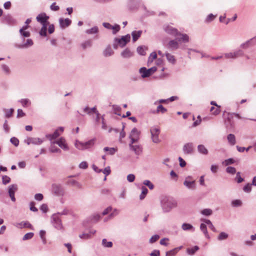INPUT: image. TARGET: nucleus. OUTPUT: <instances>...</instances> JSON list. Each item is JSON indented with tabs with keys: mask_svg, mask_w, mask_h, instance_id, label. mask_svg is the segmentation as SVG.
<instances>
[{
	"mask_svg": "<svg viewBox=\"0 0 256 256\" xmlns=\"http://www.w3.org/2000/svg\"><path fill=\"white\" fill-rule=\"evenodd\" d=\"M160 204L164 212H168L177 206L176 200L172 197L164 196L160 200Z\"/></svg>",
	"mask_w": 256,
	"mask_h": 256,
	"instance_id": "1",
	"label": "nucleus"
},
{
	"mask_svg": "<svg viewBox=\"0 0 256 256\" xmlns=\"http://www.w3.org/2000/svg\"><path fill=\"white\" fill-rule=\"evenodd\" d=\"M96 141V138H92L86 142H82L78 140H76L74 146L76 148L79 150H89L94 146Z\"/></svg>",
	"mask_w": 256,
	"mask_h": 256,
	"instance_id": "2",
	"label": "nucleus"
},
{
	"mask_svg": "<svg viewBox=\"0 0 256 256\" xmlns=\"http://www.w3.org/2000/svg\"><path fill=\"white\" fill-rule=\"evenodd\" d=\"M157 70L156 66H152L148 69L146 67H142L139 69V73L141 74L142 78H146L150 76Z\"/></svg>",
	"mask_w": 256,
	"mask_h": 256,
	"instance_id": "3",
	"label": "nucleus"
},
{
	"mask_svg": "<svg viewBox=\"0 0 256 256\" xmlns=\"http://www.w3.org/2000/svg\"><path fill=\"white\" fill-rule=\"evenodd\" d=\"M183 184L189 190H194L196 188V180L190 176H188L185 178Z\"/></svg>",
	"mask_w": 256,
	"mask_h": 256,
	"instance_id": "4",
	"label": "nucleus"
},
{
	"mask_svg": "<svg viewBox=\"0 0 256 256\" xmlns=\"http://www.w3.org/2000/svg\"><path fill=\"white\" fill-rule=\"evenodd\" d=\"M160 132V128L158 126H154L150 128L151 138L153 142L158 144L160 142L159 138Z\"/></svg>",
	"mask_w": 256,
	"mask_h": 256,
	"instance_id": "5",
	"label": "nucleus"
},
{
	"mask_svg": "<svg viewBox=\"0 0 256 256\" xmlns=\"http://www.w3.org/2000/svg\"><path fill=\"white\" fill-rule=\"evenodd\" d=\"M51 222L52 226L58 230H63L62 220L58 214H53L51 216Z\"/></svg>",
	"mask_w": 256,
	"mask_h": 256,
	"instance_id": "6",
	"label": "nucleus"
},
{
	"mask_svg": "<svg viewBox=\"0 0 256 256\" xmlns=\"http://www.w3.org/2000/svg\"><path fill=\"white\" fill-rule=\"evenodd\" d=\"M52 192L54 195L61 196L64 194V190L62 186L59 184H54L52 186Z\"/></svg>",
	"mask_w": 256,
	"mask_h": 256,
	"instance_id": "7",
	"label": "nucleus"
},
{
	"mask_svg": "<svg viewBox=\"0 0 256 256\" xmlns=\"http://www.w3.org/2000/svg\"><path fill=\"white\" fill-rule=\"evenodd\" d=\"M224 56L226 58L236 59L238 57L243 56L244 52L242 50L238 49L233 52L225 53Z\"/></svg>",
	"mask_w": 256,
	"mask_h": 256,
	"instance_id": "8",
	"label": "nucleus"
},
{
	"mask_svg": "<svg viewBox=\"0 0 256 256\" xmlns=\"http://www.w3.org/2000/svg\"><path fill=\"white\" fill-rule=\"evenodd\" d=\"M224 123L228 130L234 128L235 124L230 112L228 113L227 117L224 120Z\"/></svg>",
	"mask_w": 256,
	"mask_h": 256,
	"instance_id": "9",
	"label": "nucleus"
},
{
	"mask_svg": "<svg viewBox=\"0 0 256 256\" xmlns=\"http://www.w3.org/2000/svg\"><path fill=\"white\" fill-rule=\"evenodd\" d=\"M140 132V131H139L136 128H134L132 129L129 136V138L130 140V142L134 143L139 140Z\"/></svg>",
	"mask_w": 256,
	"mask_h": 256,
	"instance_id": "10",
	"label": "nucleus"
},
{
	"mask_svg": "<svg viewBox=\"0 0 256 256\" xmlns=\"http://www.w3.org/2000/svg\"><path fill=\"white\" fill-rule=\"evenodd\" d=\"M49 18V16H47L45 12H42L36 16V20L42 25H48L49 24L48 21Z\"/></svg>",
	"mask_w": 256,
	"mask_h": 256,
	"instance_id": "11",
	"label": "nucleus"
},
{
	"mask_svg": "<svg viewBox=\"0 0 256 256\" xmlns=\"http://www.w3.org/2000/svg\"><path fill=\"white\" fill-rule=\"evenodd\" d=\"M130 36L129 34L122 36L120 38H115V41L118 42L120 48H124L126 46L127 43L130 42Z\"/></svg>",
	"mask_w": 256,
	"mask_h": 256,
	"instance_id": "12",
	"label": "nucleus"
},
{
	"mask_svg": "<svg viewBox=\"0 0 256 256\" xmlns=\"http://www.w3.org/2000/svg\"><path fill=\"white\" fill-rule=\"evenodd\" d=\"M18 188L16 184H13L8 186V193L12 201L15 202L16 198L14 196L15 192L18 190Z\"/></svg>",
	"mask_w": 256,
	"mask_h": 256,
	"instance_id": "13",
	"label": "nucleus"
},
{
	"mask_svg": "<svg viewBox=\"0 0 256 256\" xmlns=\"http://www.w3.org/2000/svg\"><path fill=\"white\" fill-rule=\"evenodd\" d=\"M29 26H23L19 30L22 42L25 40V38H28L30 36V32L29 31H26Z\"/></svg>",
	"mask_w": 256,
	"mask_h": 256,
	"instance_id": "14",
	"label": "nucleus"
},
{
	"mask_svg": "<svg viewBox=\"0 0 256 256\" xmlns=\"http://www.w3.org/2000/svg\"><path fill=\"white\" fill-rule=\"evenodd\" d=\"M164 30L168 34L174 36H176L178 32L176 28L170 25H164Z\"/></svg>",
	"mask_w": 256,
	"mask_h": 256,
	"instance_id": "15",
	"label": "nucleus"
},
{
	"mask_svg": "<svg viewBox=\"0 0 256 256\" xmlns=\"http://www.w3.org/2000/svg\"><path fill=\"white\" fill-rule=\"evenodd\" d=\"M102 26L107 29L112 30L114 34H116L120 30V26L118 24L112 26L108 22H103Z\"/></svg>",
	"mask_w": 256,
	"mask_h": 256,
	"instance_id": "16",
	"label": "nucleus"
},
{
	"mask_svg": "<svg viewBox=\"0 0 256 256\" xmlns=\"http://www.w3.org/2000/svg\"><path fill=\"white\" fill-rule=\"evenodd\" d=\"M52 144H57L60 148L64 150H68V147L66 143V140L62 137H61L56 141L52 142Z\"/></svg>",
	"mask_w": 256,
	"mask_h": 256,
	"instance_id": "17",
	"label": "nucleus"
},
{
	"mask_svg": "<svg viewBox=\"0 0 256 256\" xmlns=\"http://www.w3.org/2000/svg\"><path fill=\"white\" fill-rule=\"evenodd\" d=\"M60 26L61 28L64 29L68 27L72 24V20L68 18H60L58 20Z\"/></svg>",
	"mask_w": 256,
	"mask_h": 256,
	"instance_id": "18",
	"label": "nucleus"
},
{
	"mask_svg": "<svg viewBox=\"0 0 256 256\" xmlns=\"http://www.w3.org/2000/svg\"><path fill=\"white\" fill-rule=\"evenodd\" d=\"M134 143L130 142L129 144V147L130 150L134 152L136 155L141 154L142 151V148L140 145H134Z\"/></svg>",
	"mask_w": 256,
	"mask_h": 256,
	"instance_id": "19",
	"label": "nucleus"
},
{
	"mask_svg": "<svg viewBox=\"0 0 256 256\" xmlns=\"http://www.w3.org/2000/svg\"><path fill=\"white\" fill-rule=\"evenodd\" d=\"M120 56L124 58L128 59L134 56V52L126 48L121 52Z\"/></svg>",
	"mask_w": 256,
	"mask_h": 256,
	"instance_id": "20",
	"label": "nucleus"
},
{
	"mask_svg": "<svg viewBox=\"0 0 256 256\" xmlns=\"http://www.w3.org/2000/svg\"><path fill=\"white\" fill-rule=\"evenodd\" d=\"M185 154H191L194 150V144L192 142H188L182 148Z\"/></svg>",
	"mask_w": 256,
	"mask_h": 256,
	"instance_id": "21",
	"label": "nucleus"
},
{
	"mask_svg": "<svg viewBox=\"0 0 256 256\" xmlns=\"http://www.w3.org/2000/svg\"><path fill=\"white\" fill-rule=\"evenodd\" d=\"M22 44H18L16 45V47L18 48H28L31 46H32L34 44L33 41L30 38H28L26 40V42H22Z\"/></svg>",
	"mask_w": 256,
	"mask_h": 256,
	"instance_id": "22",
	"label": "nucleus"
},
{
	"mask_svg": "<svg viewBox=\"0 0 256 256\" xmlns=\"http://www.w3.org/2000/svg\"><path fill=\"white\" fill-rule=\"evenodd\" d=\"M14 226L18 228H30L32 229V225L28 221H23L14 224Z\"/></svg>",
	"mask_w": 256,
	"mask_h": 256,
	"instance_id": "23",
	"label": "nucleus"
},
{
	"mask_svg": "<svg viewBox=\"0 0 256 256\" xmlns=\"http://www.w3.org/2000/svg\"><path fill=\"white\" fill-rule=\"evenodd\" d=\"M93 42L92 40L88 39L82 42L80 44V46L82 50H86L92 46Z\"/></svg>",
	"mask_w": 256,
	"mask_h": 256,
	"instance_id": "24",
	"label": "nucleus"
},
{
	"mask_svg": "<svg viewBox=\"0 0 256 256\" xmlns=\"http://www.w3.org/2000/svg\"><path fill=\"white\" fill-rule=\"evenodd\" d=\"M168 48L172 50H177L179 44L176 39L170 40L168 44Z\"/></svg>",
	"mask_w": 256,
	"mask_h": 256,
	"instance_id": "25",
	"label": "nucleus"
},
{
	"mask_svg": "<svg viewBox=\"0 0 256 256\" xmlns=\"http://www.w3.org/2000/svg\"><path fill=\"white\" fill-rule=\"evenodd\" d=\"M176 36L178 37L176 39L178 42H189V37L186 34H181L178 32Z\"/></svg>",
	"mask_w": 256,
	"mask_h": 256,
	"instance_id": "26",
	"label": "nucleus"
},
{
	"mask_svg": "<svg viewBox=\"0 0 256 256\" xmlns=\"http://www.w3.org/2000/svg\"><path fill=\"white\" fill-rule=\"evenodd\" d=\"M60 135V134L58 132V130H56L52 134H46V138L48 139L52 142L53 140L56 139Z\"/></svg>",
	"mask_w": 256,
	"mask_h": 256,
	"instance_id": "27",
	"label": "nucleus"
},
{
	"mask_svg": "<svg viewBox=\"0 0 256 256\" xmlns=\"http://www.w3.org/2000/svg\"><path fill=\"white\" fill-rule=\"evenodd\" d=\"M114 52L112 48L110 46H108L106 47L103 52V55L105 57H109L113 55Z\"/></svg>",
	"mask_w": 256,
	"mask_h": 256,
	"instance_id": "28",
	"label": "nucleus"
},
{
	"mask_svg": "<svg viewBox=\"0 0 256 256\" xmlns=\"http://www.w3.org/2000/svg\"><path fill=\"white\" fill-rule=\"evenodd\" d=\"M198 152L204 155H207L208 153V149L204 144H199L198 146Z\"/></svg>",
	"mask_w": 256,
	"mask_h": 256,
	"instance_id": "29",
	"label": "nucleus"
},
{
	"mask_svg": "<svg viewBox=\"0 0 256 256\" xmlns=\"http://www.w3.org/2000/svg\"><path fill=\"white\" fill-rule=\"evenodd\" d=\"M165 56H166V60L170 63L172 64L173 65L176 64V59L175 58V57L174 55L170 53L166 52L165 54Z\"/></svg>",
	"mask_w": 256,
	"mask_h": 256,
	"instance_id": "30",
	"label": "nucleus"
},
{
	"mask_svg": "<svg viewBox=\"0 0 256 256\" xmlns=\"http://www.w3.org/2000/svg\"><path fill=\"white\" fill-rule=\"evenodd\" d=\"M18 102L24 108H28L32 104L31 101L28 98H22L18 100Z\"/></svg>",
	"mask_w": 256,
	"mask_h": 256,
	"instance_id": "31",
	"label": "nucleus"
},
{
	"mask_svg": "<svg viewBox=\"0 0 256 256\" xmlns=\"http://www.w3.org/2000/svg\"><path fill=\"white\" fill-rule=\"evenodd\" d=\"M227 140L231 146H234L236 143V137L234 134H230L227 136Z\"/></svg>",
	"mask_w": 256,
	"mask_h": 256,
	"instance_id": "32",
	"label": "nucleus"
},
{
	"mask_svg": "<svg viewBox=\"0 0 256 256\" xmlns=\"http://www.w3.org/2000/svg\"><path fill=\"white\" fill-rule=\"evenodd\" d=\"M147 48L144 46H138L136 48L137 52L140 56H145L146 54V50Z\"/></svg>",
	"mask_w": 256,
	"mask_h": 256,
	"instance_id": "33",
	"label": "nucleus"
},
{
	"mask_svg": "<svg viewBox=\"0 0 256 256\" xmlns=\"http://www.w3.org/2000/svg\"><path fill=\"white\" fill-rule=\"evenodd\" d=\"M142 34V30L133 31L132 32V40L134 42L136 41L138 38Z\"/></svg>",
	"mask_w": 256,
	"mask_h": 256,
	"instance_id": "34",
	"label": "nucleus"
},
{
	"mask_svg": "<svg viewBox=\"0 0 256 256\" xmlns=\"http://www.w3.org/2000/svg\"><path fill=\"white\" fill-rule=\"evenodd\" d=\"M182 229L184 230H192V232L194 231V226L188 223H184L182 226Z\"/></svg>",
	"mask_w": 256,
	"mask_h": 256,
	"instance_id": "35",
	"label": "nucleus"
},
{
	"mask_svg": "<svg viewBox=\"0 0 256 256\" xmlns=\"http://www.w3.org/2000/svg\"><path fill=\"white\" fill-rule=\"evenodd\" d=\"M200 229L201 231L203 232V234H204L206 238H209L210 236H209V235H208V232L207 230V228H206V223H204V224L202 223L200 224Z\"/></svg>",
	"mask_w": 256,
	"mask_h": 256,
	"instance_id": "36",
	"label": "nucleus"
},
{
	"mask_svg": "<svg viewBox=\"0 0 256 256\" xmlns=\"http://www.w3.org/2000/svg\"><path fill=\"white\" fill-rule=\"evenodd\" d=\"M199 250V247L197 246H195L192 248H188L186 249V253L190 256H193L194 254L196 252Z\"/></svg>",
	"mask_w": 256,
	"mask_h": 256,
	"instance_id": "37",
	"label": "nucleus"
},
{
	"mask_svg": "<svg viewBox=\"0 0 256 256\" xmlns=\"http://www.w3.org/2000/svg\"><path fill=\"white\" fill-rule=\"evenodd\" d=\"M67 184L72 186H76L78 188H82V184L74 180H68L66 182Z\"/></svg>",
	"mask_w": 256,
	"mask_h": 256,
	"instance_id": "38",
	"label": "nucleus"
},
{
	"mask_svg": "<svg viewBox=\"0 0 256 256\" xmlns=\"http://www.w3.org/2000/svg\"><path fill=\"white\" fill-rule=\"evenodd\" d=\"M98 32V28L97 26H94L90 29H88L85 32L88 34H96Z\"/></svg>",
	"mask_w": 256,
	"mask_h": 256,
	"instance_id": "39",
	"label": "nucleus"
},
{
	"mask_svg": "<svg viewBox=\"0 0 256 256\" xmlns=\"http://www.w3.org/2000/svg\"><path fill=\"white\" fill-rule=\"evenodd\" d=\"M2 22L8 24H11L14 22V20L10 15L4 16L2 20Z\"/></svg>",
	"mask_w": 256,
	"mask_h": 256,
	"instance_id": "40",
	"label": "nucleus"
},
{
	"mask_svg": "<svg viewBox=\"0 0 256 256\" xmlns=\"http://www.w3.org/2000/svg\"><path fill=\"white\" fill-rule=\"evenodd\" d=\"M1 68L2 72L6 75H10V74L11 70L10 68V67L8 65L6 64H2L1 66Z\"/></svg>",
	"mask_w": 256,
	"mask_h": 256,
	"instance_id": "41",
	"label": "nucleus"
},
{
	"mask_svg": "<svg viewBox=\"0 0 256 256\" xmlns=\"http://www.w3.org/2000/svg\"><path fill=\"white\" fill-rule=\"evenodd\" d=\"M44 138H32V144L34 145H40L44 142Z\"/></svg>",
	"mask_w": 256,
	"mask_h": 256,
	"instance_id": "42",
	"label": "nucleus"
},
{
	"mask_svg": "<svg viewBox=\"0 0 256 256\" xmlns=\"http://www.w3.org/2000/svg\"><path fill=\"white\" fill-rule=\"evenodd\" d=\"M141 189H142V192L140 196V200H142L144 198L146 195L147 194L148 192V190L144 186H142L141 188Z\"/></svg>",
	"mask_w": 256,
	"mask_h": 256,
	"instance_id": "43",
	"label": "nucleus"
},
{
	"mask_svg": "<svg viewBox=\"0 0 256 256\" xmlns=\"http://www.w3.org/2000/svg\"><path fill=\"white\" fill-rule=\"evenodd\" d=\"M48 25H42V26L39 32V34L42 36H47V27Z\"/></svg>",
	"mask_w": 256,
	"mask_h": 256,
	"instance_id": "44",
	"label": "nucleus"
},
{
	"mask_svg": "<svg viewBox=\"0 0 256 256\" xmlns=\"http://www.w3.org/2000/svg\"><path fill=\"white\" fill-rule=\"evenodd\" d=\"M201 221L204 222L206 224H208V226L210 228V230H212L213 232L216 231V230L214 226L213 225V224H212V222H211V221L210 220H206V219H202Z\"/></svg>",
	"mask_w": 256,
	"mask_h": 256,
	"instance_id": "45",
	"label": "nucleus"
},
{
	"mask_svg": "<svg viewBox=\"0 0 256 256\" xmlns=\"http://www.w3.org/2000/svg\"><path fill=\"white\" fill-rule=\"evenodd\" d=\"M252 46V44L249 40L246 41L245 42L241 44L240 48L242 49L246 50Z\"/></svg>",
	"mask_w": 256,
	"mask_h": 256,
	"instance_id": "46",
	"label": "nucleus"
},
{
	"mask_svg": "<svg viewBox=\"0 0 256 256\" xmlns=\"http://www.w3.org/2000/svg\"><path fill=\"white\" fill-rule=\"evenodd\" d=\"M231 204L232 207H240L242 206V202L240 200H234L232 201Z\"/></svg>",
	"mask_w": 256,
	"mask_h": 256,
	"instance_id": "47",
	"label": "nucleus"
},
{
	"mask_svg": "<svg viewBox=\"0 0 256 256\" xmlns=\"http://www.w3.org/2000/svg\"><path fill=\"white\" fill-rule=\"evenodd\" d=\"M220 106H218L216 108H215L214 106H212L210 109V112H212V114L216 116L218 114L220 113Z\"/></svg>",
	"mask_w": 256,
	"mask_h": 256,
	"instance_id": "48",
	"label": "nucleus"
},
{
	"mask_svg": "<svg viewBox=\"0 0 256 256\" xmlns=\"http://www.w3.org/2000/svg\"><path fill=\"white\" fill-rule=\"evenodd\" d=\"M156 56H157V55H156V52H152L150 54V55L148 57V64H151L153 62V60L156 58Z\"/></svg>",
	"mask_w": 256,
	"mask_h": 256,
	"instance_id": "49",
	"label": "nucleus"
},
{
	"mask_svg": "<svg viewBox=\"0 0 256 256\" xmlns=\"http://www.w3.org/2000/svg\"><path fill=\"white\" fill-rule=\"evenodd\" d=\"M4 111L5 113V116L6 118H9L12 116L14 112V110L13 108H10V109H4Z\"/></svg>",
	"mask_w": 256,
	"mask_h": 256,
	"instance_id": "50",
	"label": "nucleus"
},
{
	"mask_svg": "<svg viewBox=\"0 0 256 256\" xmlns=\"http://www.w3.org/2000/svg\"><path fill=\"white\" fill-rule=\"evenodd\" d=\"M102 245L105 248H112V242H108L106 239L104 238L102 240Z\"/></svg>",
	"mask_w": 256,
	"mask_h": 256,
	"instance_id": "51",
	"label": "nucleus"
},
{
	"mask_svg": "<svg viewBox=\"0 0 256 256\" xmlns=\"http://www.w3.org/2000/svg\"><path fill=\"white\" fill-rule=\"evenodd\" d=\"M201 214L205 216H210L212 214V210L210 208H205L200 212Z\"/></svg>",
	"mask_w": 256,
	"mask_h": 256,
	"instance_id": "52",
	"label": "nucleus"
},
{
	"mask_svg": "<svg viewBox=\"0 0 256 256\" xmlns=\"http://www.w3.org/2000/svg\"><path fill=\"white\" fill-rule=\"evenodd\" d=\"M104 150L105 152H108V154H110V155H113L116 152V149L114 148L105 147L104 148Z\"/></svg>",
	"mask_w": 256,
	"mask_h": 256,
	"instance_id": "53",
	"label": "nucleus"
},
{
	"mask_svg": "<svg viewBox=\"0 0 256 256\" xmlns=\"http://www.w3.org/2000/svg\"><path fill=\"white\" fill-rule=\"evenodd\" d=\"M143 184L147 186L151 190L154 188V184L149 180H144Z\"/></svg>",
	"mask_w": 256,
	"mask_h": 256,
	"instance_id": "54",
	"label": "nucleus"
},
{
	"mask_svg": "<svg viewBox=\"0 0 256 256\" xmlns=\"http://www.w3.org/2000/svg\"><path fill=\"white\" fill-rule=\"evenodd\" d=\"M228 234L224 232H221L218 237L219 240H222L226 239L228 238Z\"/></svg>",
	"mask_w": 256,
	"mask_h": 256,
	"instance_id": "55",
	"label": "nucleus"
},
{
	"mask_svg": "<svg viewBox=\"0 0 256 256\" xmlns=\"http://www.w3.org/2000/svg\"><path fill=\"white\" fill-rule=\"evenodd\" d=\"M166 111H167V110L165 108H164L162 106V104H160L157 107L156 110L157 113L161 112L162 114L165 113Z\"/></svg>",
	"mask_w": 256,
	"mask_h": 256,
	"instance_id": "56",
	"label": "nucleus"
},
{
	"mask_svg": "<svg viewBox=\"0 0 256 256\" xmlns=\"http://www.w3.org/2000/svg\"><path fill=\"white\" fill-rule=\"evenodd\" d=\"M34 234L33 232H30L26 234L22 238L23 240H28L31 239L34 236Z\"/></svg>",
	"mask_w": 256,
	"mask_h": 256,
	"instance_id": "57",
	"label": "nucleus"
},
{
	"mask_svg": "<svg viewBox=\"0 0 256 256\" xmlns=\"http://www.w3.org/2000/svg\"><path fill=\"white\" fill-rule=\"evenodd\" d=\"M216 17V16H214L212 14H210L207 16L206 18L205 22H212Z\"/></svg>",
	"mask_w": 256,
	"mask_h": 256,
	"instance_id": "58",
	"label": "nucleus"
},
{
	"mask_svg": "<svg viewBox=\"0 0 256 256\" xmlns=\"http://www.w3.org/2000/svg\"><path fill=\"white\" fill-rule=\"evenodd\" d=\"M160 238V236L158 234H154L152 236L149 240V242L153 244L156 242Z\"/></svg>",
	"mask_w": 256,
	"mask_h": 256,
	"instance_id": "59",
	"label": "nucleus"
},
{
	"mask_svg": "<svg viewBox=\"0 0 256 256\" xmlns=\"http://www.w3.org/2000/svg\"><path fill=\"white\" fill-rule=\"evenodd\" d=\"M10 142L15 146H18L19 144V140L16 137H12L10 140Z\"/></svg>",
	"mask_w": 256,
	"mask_h": 256,
	"instance_id": "60",
	"label": "nucleus"
},
{
	"mask_svg": "<svg viewBox=\"0 0 256 256\" xmlns=\"http://www.w3.org/2000/svg\"><path fill=\"white\" fill-rule=\"evenodd\" d=\"M226 172L228 174H234L236 173V170L234 167L228 166L226 168Z\"/></svg>",
	"mask_w": 256,
	"mask_h": 256,
	"instance_id": "61",
	"label": "nucleus"
},
{
	"mask_svg": "<svg viewBox=\"0 0 256 256\" xmlns=\"http://www.w3.org/2000/svg\"><path fill=\"white\" fill-rule=\"evenodd\" d=\"M50 151L52 153L61 152V150L55 146H51V147L50 148Z\"/></svg>",
	"mask_w": 256,
	"mask_h": 256,
	"instance_id": "62",
	"label": "nucleus"
},
{
	"mask_svg": "<svg viewBox=\"0 0 256 256\" xmlns=\"http://www.w3.org/2000/svg\"><path fill=\"white\" fill-rule=\"evenodd\" d=\"M10 178L7 176H4L2 178V184H6L10 182Z\"/></svg>",
	"mask_w": 256,
	"mask_h": 256,
	"instance_id": "63",
	"label": "nucleus"
},
{
	"mask_svg": "<svg viewBox=\"0 0 256 256\" xmlns=\"http://www.w3.org/2000/svg\"><path fill=\"white\" fill-rule=\"evenodd\" d=\"M176 254L175 250L174 248L166 252V256H175Z\"/></svg>",
	"mask_w": 256,
	"mask_h": 256,
	"instance_id": "64",
	"label": "nucleus"
}]
</instances>
